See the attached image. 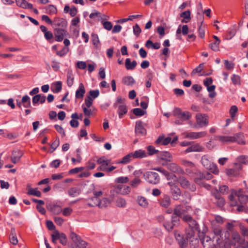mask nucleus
<instances>
[{
    "mask_svg": "<svg viewBox=\"0 0 248 248\" xmlns=\"http://www.w3.org/2000/svg\"><path fill=\"white\" fill-rule=\"evenodd\" d=\"M137 65V63L136 61H133L131 62V60L129 58H127L125 60V66L127 70H133L135 69Z\"/></svg>",
    "mask_w": 248,
    "mask_h": 248,
    "instance_id": "obj_28",
    "label": "nucleus"
},
{
    "mask_svg": "<svg viewBox=\"0 0 248 248\" xmlns=\"http://www.w3.org/2000/svg\"><path fill=\"white\" fill-rule=\"evenodd\" d=\"M133 112L135 115L138 116H143L145 113V111L142 110L140 108H134Z\"/></svg>",
    "mask_w": 248,
    "mask_h": 248,
    "instance_id": "obj_51",
    "label": "nucleus"
},
{
    "mask_svg": "<svg viewBox=\"0 0 248 248\" xmlns=\"http://www.w3.org/2000/svg\"><path fill=\"white\" fill-rule=\"evenodd\" d=\"M133 31L135 35L138 36L140 33L141 30L138 24L133 27Z\"/></svg>",
    "mask_w": 248,
    "mask_h": 248,
    "instance_id": "obj_62",
    "label": "nucleus"
},
{
    "mask_svg": "<svg viewBox=\"0 0 248 248\" xmlns=\"http://www.w3.org/2000/svg\"><path fill=\"white\" fill-rule=\"evenodd\" d=\"M238 111V108L236 106H232L230 109V114L231 118L233 119Z\"/></svg>",
    "mask_w": 248,
    "mask_h": 248,
    "instance_id": "obj_48",
    "label": "nucleus"
},
{
    "mask_svg": "<svg viewBox=\"0 0 248 248\" xmlns=\"http://www.w3.org/2000/svg\"><path fill=\"white\" fill-rule=\"evenodd\" d=\"M168 169L174 172H181L182 169L181 168L174 163H171L168 165Z\"/></svg>",
    "mask_w": 248,
    "mask_h": 248,
    "instance_id": "obj_31",
    "label": "nucleus"
},
{
    "mask_svg": "<svg viewBox=\"0 0 248 248\" xmlns=\"http://www.w3.org/2000/svg\"><path fill=\"white\" fill-rule=\"evenodd\" d=\"M73 211V210L70 207H67L63 209V210H62V214L64 216H70L72 212Z\"/></svg>",
    "mask_w": 248,
    "mask_h": 248,
    "instance_id": "obj_58",
    "label": "nucleus"
},
{
    "mask_svg": "<svg viewBox=\"0 0 248 248\" xmlns=\"http://www.w3.org/2000/svg\"><path fill=\"white\" fill-rule=\"evenodd\" d=\"M97 163L98 164H100V166L97 168V170L105 171L107 170V167L109 163V161L106 159V158L103 156L99 158L97 160Z\"/></svg>",
    "mask_w": 248,
    "mask_h": 248,
    "instance_id": "obj_16",
    "label": "nucleus"
},
{
    "mask_svg": "<svg viewBox=\"0 0 248 248\" xmlns=\"http://www.w3.org/2000/svg\"><path fill=\"white\" fill-rule=\"evenodd\" d=\"M138 202L139 204L142 206H146L148 204V202L146 198L142 197L138 198Z\"/></svg>",
    "mask_w": 248,
    "mask_h": 248,
    "instance_id": "obj_52",
    "label": "nucleus"
},
{
    "mask_svg": "<svg viewBox=\"0 0 248 248\" xmlns=\"http://www.w3.org/2000/svg\"><path fill=\"white\" fill-rule=\"evenodd\" d=\"M180 16L183 19L182 20L181 22L182 23H187L190 20V11H186L182 12L180 14Z\"/></svg>",
    "mask_w": 248,
    "mask_h": 248,
    "instance_id": "obj_29",
    "label": "nucleus"
},
{
    "mask_svg": "<svg viewBox=\"0 0 248 248\" xmlns=\"http://www.w3.org/2000/svg\"><path fill=\"white\" fill-rule=\"evenodd\" d=\"M80 193V190L76 187H73L68 190V194L71 197H75L79 195Z\"/></svg>",
    "mask_w": 248,
    "mask_h": 248,
    "instance_id": "obj_43",
    "label": "nucleus"
},
{
    "mask_svg": "<svg viewBox=\"0 0 248 248\" xmlns=\"http://www.w3.org/2000/svg\"><path fill=\"white\" fill-rule=\"evenodd\" d=\"M225 68L228 70H232L234 67V64L228 60H224Z\"/></svg>",
    "mask_w": 248,
    "mask_h": 248,
    "instance_id": "obj_59",
    "label": "nucleus"
},
{
    "mask_svg": "<svg viewBox=\"0 0 248 248\" xmlns=\"http://www.w3.org/2000/svg\"><path fill=\"white\" fill-rule=\"evenodd\" d=\"M9 240L11 243L14 245H16L18 244V241L16 233H10L9 235Z\"/></svg>",
    "mask_w": 248,
    "mask_h": 248,
    "instance_id": "obj_44",
    "label": "nucleus"
},
{
    "mask_svg": "<svg viewBox=\"0 0 248 248\" xmlns=\"http://www.w3.org/2000/svg\"><path fill=\"white\" fill-rule=\"evenodd\" d=\"M160 158L161 160L171 161L172 160V156L171 154L167 152H161L160 154Z\"/></svg>",
    "mask_w": 248,
    "mask_h": 248,
    "instance_id": "obj_37",
    "label": "nucleus"
},
{
    "mask_svg": "<svg viewBox=\"0 0 248 248\" xmlns=\"http://www.w3.org/2000/svg\"><path fill=\"white\" fill-rule=\"evenodd\" d=\"M196 120L197 125L195 126L197 127L198 125L200 127L207 125L208 124V118L207 115L205 114L198 113L196 115Z\"/></svg>",
    "mask_w": 248,
    "mask_h": 248,
    "instance_id": "obj_11",
    "label": "nucleus"
},
{
    "mask_svg": "<svg viewBox=\"0 0 248 248\" xmlns=\"http://www.w3.org/2000/svg\"><path fill=\"white\" fill-rule=\"evenodd\" d=\"M116 192L121 194H126L130 192V188L128 186L124 185H118L116 186Z\"/></svg>",
    "mask_w": 248,
    "mask_h": 248,
    "instance_id": "obj_20",
    "label": "nucleus"
},
{
    "mask_svg": "<svg viewBox=\"0 0 248 248\" xmlns=\"http://www.w3.org/2000/svg\"><path fill=\"white\" fill-rule=\"evenodd\" d=\"M184 134L185 135V137L186 138L189 139H196V132H186Z\"/></svg>",
    "mask_w": 248,
    "mask_h": 248,
    "instance_id": "obj_56",
    "label": "nucleus"
},
{
    "mask_svg": "<svg viewBox=\"0 0 248 248\" xmlns=\"http://www.w3.org/2000/svg\"><path fill=\"white\" fill-rule=\"evenodd\" d=\"M168 185L170 188V193L174 200H177L179 199L181 195V191L177 185V177L175 180H172L168 182Z\"/></svg>",
    "mask_w": 248,
    "mask_h": 248,
    "instance_id": "obj_5",
    "label": "nucleus"
},
{
    "mask_svg": "<svg viewBox=\"0 0 248 248\" xmlns=\"http://www.w3.org/2000/svg\"><path fill=\"white\" fill-rule=\"evenodd\" d=\"M103 25L104 28L107 30L110 31L112 28V25L110 22L104 21L103 22Z\"/></svg>",
    "mask_w": 248,
    "mask_h": 248,
    "instance_id": "obj_61",
    "label": "nucleus"
},
{
    "mask_svg": "<svg viewBox=\"0 0 248 248\" xmlns=\"http://www.w3.org/2000/svg\"><path fill=\"white\" fill-rule=\"evenodd\" d=\"M237 227V223L235 221H232L231 222H227L226 225V228L227 229V231L233 232L236 231V228Z\"/></svg>",
    "mask_w": 248,
    "mask_h": 248,
    "instance_id": "obj_36",
    "label": "nucleus"
},
{
    "mask_svg": "<svg viewBox=\"0 0 248 248\" xmlns=\"http://www.w3.org/2000/svg\"><path fill=\"white\" fill-rule=\"evenodd\" d=\"M21 103L25 108H29L31 106L30 98L28 95H24L21 99Z\"/></svg>",
    "mask_w": 248,
    "mask_h": 248,
    "instance_id": "obj_41",
    "label": "nucleus"
},
{
    "mask_svg": "<svg viewBox=\"0 0 248 248\" xmlns=\"http://www.w3.org/2000/svg\"><path fill=\"white\" fill-rule=\"evenodd\" d=\"M147 151L149 155H153L158 152L157 150H155L154 147L152 146H149L147 147Z\"/></svg>",
    "mask_w": 248,
    "mask_h": 248,
    "instance_id": "obj_63",
    "label": "nucleus"
},
{
    "mask_svg": "<svg viewBox=\"0 0 248 248\" xmlns=\"http://www.w3.org/2000/svg\"><path fill=\"white\" fill-rule=\"evenodd\" d=\"M122 82L125 85L131 86L134 84L135 80L131 76H126L123 78Z\"/></svg>",
    "mask_w": 248,
    "mask_h": 248,
    "instance_id": "obj_34",
    "label": "nucleus"
},
{
    "mask_svg": "<svg viewBox=\"0 0 248 248\" xmlns=\"http://www.w3.org/2000/svg\"><path fill=\"white\" fill-rule=\"evenodd\" d=\"M145 179L150 183L154 185L159 183L160 178L158 174L155 172L148 171L144 174Z\"/></svg>",
    "mask_w": 248,
    "mask_h": 248,
    "instance_id": "obj_8",
    "label": "nucleus"
},
{
    "mask_svg": "<svg viewBox=\"0 0 248 248\" xmlns=\"http://www.w3.org/2000/svg\"><path fill=\"white\" fill-rule=\"evenodd\" d=\"M46 13L49 15H56L57 13V9L53 5H49L45 8Z\"/></svg>",
    "mask_w": 248,
    "mask_h": 248,
    "instance_id": "obj_39",
    "label": "nucleus"
},
{
    "mask_svg": "<svg viewBox=\"0 0 248 248\" xmlns=\"http://www.w3.org/2000/svg\"><path fill=\"white\" fill-rule=\"evenodd\" d=\"M125 201L122 198H119L116 201V204L119 207H124L125 205Z\"/></svg>",
    "mask_w": 248,
    "mask_h": 248,
    "instance_id": "obj_64",
    "label": "nucleus"
},
{
    "mask_svg": "<svg viewBox=\"0 0 248 248\" xmlns=\"http://www.w3.org/2000/svg\"><path fill=\"white\" fill-rule=\"evenodd\" d=\"M180 248H186L188 244V235L193 233H174Z\"/></svg>",
    "mask_w": 248,
    "mask_h": 248,
    "instance_id": "obj_3",
    "label": "nucleus"
},
{
    "mask_svg": "<svg viewBox=\"0 0 248 248\" xmlns=\"http://www.w3.org/2000/svg\"><path fill=\"white\" fill-rule=\"evenodd\" d=\"M92 200H95V202L89 203V205L90 206L93 207L98 206L99 207L103 208L109 206L113 200V198L110 196L108 198H104L100 201L96 198H92Z\"/></svg>",
    "mask_w": 248,
    "mask_h": 248,
    "instance_id": "obj_2",
    "label": "nucleus"
},
{
    "mask_svg": "<svg viewBox=\"0 0 248 248\" xmlns=\"http://www.w3.org/2000/svg\"><path fill=\"white\" fill-rule=\"evenodd\" d=\"M178 182L181 186L185 189H188L191 191H194L196 188L195 186L191 183L185 176H180L177 178V183Z\"/></svg>",
    "mask_w": 248,
    "mask_h": 248,
    "instance_id": "obj_7",
    "label": "nucleus"
},
{
    "mask_svg": "<svg viewBox=\"0 0 248 248\" xmlns=\"http://www.w3.org/2000/svg\"><path fill=\"white\" fill-rule=\"evenodd\" d=\"M171 139L170 137H159L156 140V144H161L162 145H167L171 142Z\"/></svg>",
    "mask_w": 248,
    "mask_h": 248,
    "instance_id": "obj_35",
    "label": "nucleus"
},
{
    "mask_svg": "<svg viewBox=\"0 0 248 248\" xmlns=\"http://www.w3.org/2000/svg\"><path fill=\"white\" fill-rule=\"evenodd\" d=\"M241 205L237 207V210L238 212H245L247 213L248 211V204L247 206L246 204H242L240 202Z\"/></svg>",
    "mask_w": 248,
    "mask_h": 248,
    "instance_id": "obj_50",
    "label": "nucleus"
},
{
    "mask_svg": "<svg viewBox=\"0 0 248 248\" xmlns=\"http://www.w3.org/2000/svg\"><path fill=\"white\" fill-rule=\"evenodd\" d=\"M153 170H155L162 173L164 175L166 176V179L168 180L169 182L170 181V180L176 179V176L175 175H174L173 173L169 172L168 171H167L166 170H165V169H163L161 167L155 168L153 169Z\"/></svg>",
    "mask_w": 248,
    "mask_h": 248,
    "instance_id": "obj_15",
    "label": "nucleus"
},
{
    "mask_svg": "<svg viewBox=\"0 0 248 248\" xmlns=\"http://www.w3.org/2000/svg\"><path fill=\"white\" fill-rule=\"evenodd\" d=\"M230 233H193L188 235V242L191 246L195 248L199 241L204 247L214 244L216 240L217 248H230L228 237Z\"/></svg>",
    "mask_w": 248,
    "mask_h": 248,
    "instance_id": "obj_1",
    "label": "nucleus"
},
{
    "mask_svg": "<svg viewBox=\"0 0 248 248\" xmlns=\"http://www.w3.org/2000/svg\"><path fill=\"white\" fill-rule=\"evenodd\" d=\"M114 106L118 108V113L119 118H121L127 112V107L124 103V99L121 96H118Z\"/></svg>",
    "mask_w": 248,
    "mask_h": 248,
    "instance_id": "obj_4",
    "label": "nucleus"
},
{
    "mask_svg": "<svg viewBox=\"0 0 248 248\" xmlns=\"http://www.w3.org/2000/svg\"><path fill=\"white\" fill-rule=\"evenodd\" d=\"M22 156V154L19 151H14L11 156V161L16 164L18 162Z\"/></svg>",
    "mask_w": 248,
    "mask_h": 248,
    "instance_id": "obj_26",
    "label": "nucleus"
},
{
    "mask_svg": "<svg viewBox=\"0 0 248 248\" xmlns=\"http://www.w3.org/2000/svg\"><path fill=\"white\" fill-rule=\"evenodd\" d=\"M90 95L93 99L98 96L99 94V92L98 90H91L89 92Z\"/></svg>",
    "mask_w": 248,
    "mask_h": 248,
    "instance_id": "obj_57",
    "label": "nucleus"
},
{
    "mask_svg": "<svg viewBox=\"0 0 248 248\" xmlns=\"http://www.w3.org/2000/svg\"><path fill=\"white\" fill-rule=\"evenodd\" d=\"M96 109L94 107H91L89 108H83V111L85 116L90 117L92 115H94L96 113Z\"/></svg>",
    "mask_w": 248,
    "mask_h": 248,
    "instance_id": "obj_33",
    "label": "nucleus"
},
{
    "mask_svg": "<svg viewBox=\"0 0 248 248\" xmlns=\"http://www.w3.org/2000/svg\"><path fill=\"white\" fill-rule=\"evenodd\" d=\"M70 238L78 248H86L88 243L83 240L77 233H70Z\"/></svg>",
    "mask_w": 248,
    "mask_h": 248,
    "instance_id": "obj_10",
    "label": "nucleus"
},
{
    "mask_svg": "<svg viewBox=\"0 0 248 248\" xmlns=\"http://www.w3.org/2000/svg\"><path fill=\"white\" fill-rule=\"evenodd\" d=\"M226 173L227 175L231 177H235L238 174V171L234 169H231L226 170Z\"/></svg>",
    "mask_w": 248,
    "mask_h": 248,
    "instance_id": "obj_47",
    "label": "nucleus"
},
{
    "mask_svg": "<svg viewBox=\"0 0 248 248\" xmlns=\"http://www.w3.org/2000/svg\"><path fill=\"white\" fill-rule=\"evenodd\" d=\"M217 140L222 143H230L234 142V138L233 136H219L217 137Z\"/></svg>",
    "mask_w": 248,
    "mask_h": 248,
    "instance_id": "obj_21",
    "label": "nucleus"
},
{
    "mask_svg": "<svg viewBox=\"0 0 248 248\" xmlns=\"http://www.w3.org/2000/svg\"><path fill=\"white\" fill-rule=\"evenodd\" d=\"M233 137L234 138V142H237L239 144H245V141L244 140V136L243 134L242 133H239L235 134L233 136Z\"/></svg>",
    "mask_w": 248,
    "mask_h": 248,
    "instance_id": "obj_27",
    "label": "nucleus"
},
{
    "mask_svg": "<svg viewBox=\"0 0 248 248\" xmlns=\"http://www.w3.org/2000/svg\"><path fill=\"white\" fill-rule=\"evenodd\" d=\"M186 212L185 208L180 205L176 206L173 210L174 215L182 217Z\"/></svg>",
    "mask_w": 248,
    "mask_h": 248,
    "instance_id": "obj_22",
    "label": "nucleus"
},
{
    "mask_svg": "<svg viewBox=\"0 0 248 248\" xmlns=\"http://www.w3.org/2000/svg\"><path fill=\"white\" fill-rule=\"evenodd\" d=\"M53 25L57 28L66 29L67 22L66 19L61 17H55L53 21Z\"/></svg>",
    "mask_w": 248,
    "mask_h": 248,
    "instance_id": "obj_14",
    "label": "nucleus"
},
{
    "mask_svg": "<svg viewBox=\"0 0 248 248\" xmlns=\"http://www.w3.org/2000/svg\"><path fill=\"white\" fill-rule=\"evenodd\" d=\"M52 241L54 243H56L58 240L62 245H66L67 240L65 233H52Z\"/></svg>",
    "mask_w": 248,
    "mask_h": 248,
    "instance_id": "obj_13",
    "label": "nucleus"
},
{
    "mask_svg": "<svg viewBox=\"0 0 248 248\" xmlns=\"http://www.w3.org/2000/svg\"><path fill=\"white\" fill-rule=\"evenodd\" d=\"M129 181V179L127 177H120L117 178L115 181L118 183H126Z\"/></svg>",
    "mask_w": 248,
    "mask_h": 248,
    "instance_id": "obj_55",
    "label": "nucleus"
},
{
    "mask_svg": "<svg viewBox=\"0 0 248 248\" xmlns=\"http://www.w3.org/2000/svg\"><path fill=\"white\" fill-rule=\"evenodd\" d=\"M160 205L164 208H168L170 204L171 200L169 196L164 195L159 200Z\"/></svg>",
    "mask_w": 248,
    "mask_h": 248,
    "instance_id": "obj_18",
    "label": "nucleus"
},
{
    "mask_svg": "<svg viewBox=\"0 0 248 248\" xmlns=\"http://www.w3.org/2000/svg\"><path fill=\"white\" fill-rule=\"evenodd\" d=\"M133 158H143L147 156L146 153L145 151L139 150L132 153Z\"/></svg>",
    "mask_w": 248,
    "mask_h": 248,
    "instance_id": "obj_32",
    "label": "nucleus"
},
{
    "mask_svg": "<svg viewBox=\"0 0 248 248\" xmlns=\"http://www.w3.org/2000/svg\"><path fill=\"white\" fill-rule=\"evenodd\" d=\"M173 115L183 121H187L191 117V113L187 111H183L180 108H175L173 112Z\"/></svg>",
    "mask_w": 248,
    "mask_h": 248,
    "instance_id": "obj_9",
    "label": "nucleus"
},
{
    "mask_svg": "<svg viewBox=\"0 0 248 248\" xmlns=\"http://www.w3.org/2000/svg\"><path fill=\"white\" fill-rule=\"evenodd\" d=\"M220 41H215V42L211 43L210 44V47L211 49H212L213 51H217L219 50V44Z\"/></svg>",
    "mask_w": 248,
    "mask_h": 248,
    "instance_id": "obj_45",
    "label": "nucleus"
},
{
    "mask_svg": "<svg viewBox=\"0 0 248 248\" xmlns=\"http://www.w3.org/2000/svg\"><path fill=\"white\" fill-rule=\"evenodd\" d=\"M86 90L83 83H81L79 85L78 89L76 92V97L77 99L82 98L85 93Z\"/></svg>",
    "mask_w": 248,
    "mask_h": 248,
    "instance_id": "obj_19",
    "label": "nucleus"
},
{
    "mask_svg": "<svg viewBox=\"0 0 248 248\" xmlns=\"http://www.w3.org/2000/svg\"><path fill=\"white\" fill-rule=\"evenodd\" d=\"M192 149L193 152H202L204 148L199 144H195L192 145Z\"/></svg>",
    "mask_w": 248,
    "mask_h": 248,
    "instance_id": "obj_53",
    "label": "nucleus"
},
{
    "mask_svg": "<svg viewBox=\"0 0 248 248\" xmlns=\"http://www.w3.org/2000/svg\"><path fill=\"white\" fill-rule=\"evenodd\" d=\"M76 66L78 69L83 70L86 68L87 64L85 62L78 61L76 63Z\"/></svg>",
    "mask_w": 248,
    "mask_h": 248,
    "instance_id": "obj_54",
    "label": "nucleus"
},
{
    "mask_svg": "<svg viewBox=\"0 0 248 248\" xmlns=\"http://www.w3.org/2000/svg\"><path fill=\"white\" fill-rule=\"evenodd\" d=\"M93 99L92 98H91V96H87L85 99V104L82 106V109L84 108H91V107H93Z\"/></svg>",
    "mask_w": 248,
    "mask_h": 248,
    "instance_id": "obj_38",
    "label": "nucleus"
},
{
    "mask_svg": "<svg viewBox=\"0 0 248 248\" xmlns=\"http://www.w3.org/2000/svg\"><path fill=\"white\" fill-rule=\"evenodd\" d=\"M74 77L73 72L71 70H69L67 75V84L69 87H71L74 84Z\"/></svg>",
    "mask_w": 248,
    "mask_h": 248,
    "instance_id": "obj_30",
    "label": "nucleus"
},
{
    "mask_svg": "<svg viewBox=\"0 0 248 248\" xmlns=\"http://www.w3.org/2000/svg\"><path fill=\"white\" fill-rule=\"evenodd\" d=\"M212 177V175L208 172H205L203 173L200 174V179H210Z\"/></svg>",
    "mask_w": 248,
    "mask_h": 248,
    "instance_id": "obj_49",
    "label": "nucleus"
},
{
    "mask_svg": "<svg viewBox=\"0 0 248 248\" xmlns=\"http://www.w3.org/2000/svg\"><path fill=\"white\" fill-rule=\"evenodd\" d=\"M135 132L137 134L145 135L146 130L143 126V123L141 121H137L135 125Z\"/></svg>",
    "mask_w": 248,
    "mask_h": 248,
    "instance_id": "obj_17",
    "label": "nucleus"
},
{
    "mask_svg": "<svg viewBox=\"0 0 248 248\" xmlns=\"http://www.w3.org/2000/svg\"><path fill=\"white\" fill-rule=\"evenodd\" d=\"M68 35L66 29L56 28L55 30V39L58 42L62 41L64 37L67 36Z\"/></svg>",
    "mask_w": 248,
    "mask_h": 248,
    "instance_id": "obj_12",
    "label": "nucleus"
},
{
    "mask_svg": "<svg viewBox=\"0 0 248 248\" xmlns=\"http://www.w3.org/2000/svg\"><path fill=\"white\" fill-rule=\"evenodd\" d=\"M16 4L18 6H19L24 9H32L33 8V5L31 3L27 2L25 0H15Z\"/></svg>",
    "mask_w": 248,
    "mask_h": 248,
    "instance_id": "obj_23",
    "label": "nucleus"
},
{
    "mask_svg": "<svg viewBox=\"0 0 248 248\" xmlns=\"http://www.w3.org/2000/svg\"><path fill=\"white\" fill-rule=\"evenodd\" d=\"M202 163L203 166L207 169L210 170L212 173L215 174H217L219 170L214 164L209 159V158L206 155H204L202 158Z\"/></svg>",
    "mask_w": 248,
    "mask_h": 248,
    "instance_id": "obj_6",
    "label": "nucleus"
},
{
    "mask_svg": "<svg viewBox=\"0 0 248 248\" xmlns=\"http://www.w3.org/2000/svg\"><path fill=\"white\" fill-rule=\"evenodd\" d=\"M133 158L132 153H131L124 156L122 159L119 162L122 164H126L128 163Z\"/></svg>",
    "mask_w": 248,
    "mask_h": 248,
    "instance_id": "obj_42",
    "label": "nucleus"
},
{
    "mask_svg": "<svg viewBox=\"0 0 248 248\" xmlns=\"http://www.w3.org/2000/svg\"><path fill=\"white\" fill-rule=\"evenodd\" d=\"M54 92L58 93L60 92L62 89V82L60 81L56 82L54 84Z\"/></svg>",
    "mask_w": 248,
    "mask_h": 248,
    "instance_id": "obj_60",
    "label": "nucleus"
},
{
    "mask_svg": "<svg viewBox=\"0 0 248 248\" xmlns=\"http://www.w3.org/2000/svg\"><path fill=\"white\" fill-rule=\"evenodd\" d=\"M27 194L29 195H33L38 197H40L41 196V193L40 191L38 190L37 188H29Z\"/></svg>",
    "mask_w": 248,
    "mask_h": 248,
    "instance_id": "obj_40",
    "label": "nucleus"
},
{
    "mask_svg": "<svg viewBox=\"0 0 248 248\" xmlns=\"http://www.w3.org/2000/svg\"><path fill=\"white\" fill-rule=\"evenodd\" d=\"M203 64H200L197 67L194 69L191 72V75L192 76H194L196 74H201L203 69Z\"/></svg>",
    "mask_w": 248,
    "mask_h": 248,
    "instance_id": "obj_46",
    "label": "nucleus"
},
{
    "mask_svg": "<svg viewBox=\"0 0 248 248\" xmlns=\"http://www.w3.org/2000/svg\"><path fill=\"white\" fill-rule=\"evenodd\" d=\"M188 225L191 232H200L199 225L195 220H191L190 222L188 223Z\"/></svg>",
    "mask_w": 248,
    "mask_h": 248,
    "instance_id": "obj_24",
    "label": "nucleus"
},
{
    "mask_svg": "<svg viewBox=\"0 0 248 248\" xmlns=\"http://www.w3.org/2000/svg\"><path fill=\"white\" fill-rule=\"evenodd\" d=\"M47 209L51 212L56 215L60 214L62 211L61 207L56 204H51L48 205Z\"/></svg>",
    "mask_w": 248,
    "mask_h": 248,
    "instance_id": "obj_25",
    "label": "nucleus"
}]
</instances>
